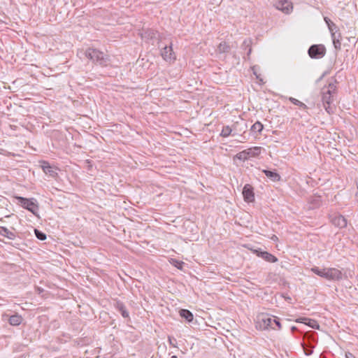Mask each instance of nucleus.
I'll use <instances>...</instances> for the list:
<instances>
[{"label": "nucleus", "mask_w": 358, "mask_h": 358, "mask_svg": "<svg viewBox=\"0 0 358 358\" xmlns=\"http://www.w3.org/2000/svg\"><path fill=\"white\" fill-rule=\"evenodd\" d=\"M16 199L22 207L31 212L34 215H38L39 206L35 199H27L22 196H17Z\"/></svg>", "instance_id": "nucleus-4"}, {"label": "nucleus", "mask_w": 358, "mask_h": 358, "mask_svg": "<svg viewBox=\"0 0 358 358\" xmlns=\"http://www.w3.org/2000/svg\"><path fill=\"white\" fill-rule=\"evenodd\" d=\"M157 35V32L152 29L145 30L141 34V38L147 41L156 38Z\"/></svg>", "instance_id": "nucleus-18"}, {"label": "nucleus", "mask_w": 358, "mask_h": 358, "mask_svg": "<svg viewBox=\"0 0 358 358\" xmlns=\"http://www.w3.org/2000/svg\"><path fill=\"white\" fill-rule=\"evenodd\" d=\"M260 328L264 329H275L274 325L278 327L280 329L281 328L280 322L278 320H276L275 317H270L268 315L262 314L258 317Z\"/></svg>", "instance_id": "nucleus-3"}, {"label": "nucleus", "mask_w": 358, "mask_h": 358, "mask_svg": "<svg viewBox=\"0 0 358 358\" xmlns=\"http://www.w3.org/2000/svg\"><path fill=\"white\" fill-rule=\"evenodd\" d=\"M171 358H178V357L176 355H173Z\"/></svg>", "instance_id": "nucleus-39"}, {"label": "nucleus", "mask_w": 358, "mask_h": 358, "mask_svg": "<svg viewBox=\"0 0 358 358\" xmlns=\"http://www.w3.org/2000/svg\"><path fill=\"white\" fill-rule=\"evenodd\" d=\"M85 57L93 63L99 65H106L108 62V57L103 52L96 49L88 48L85 52Z\"/></svg>", "instance_id": "nucleus-2"}, {"label": "nucleus", "mask_w": 358, "mask_h": 358, "mask_svg": "<svg viewBox=\"0 0 358 358\" xmlns=\"http://www.w3.org/2000/svg\"><path fill=\"white\" fill-rule=\"evenodd\" d=\"M180 315L185 318L187 322H192L193 320L194 316L192 312L187 309H181L180 310Z\"/></svg>", "instance_id": "nucleus-20"}, {"label": "nucleus", "mask_w": 358, "mask_h": 358, "mask_svg": "<svg viewBox=\"0 0 358 358\" xmlns=\"http://www.w3.org/2000/svg\"><path fill=\"white\" fill-rule=\"evenodd\" d=\"M0 236H4L11 241L15 240L17 236L15 231H10L8 228L1 226H0Z\"/></svg>", "instance_id": "nucleus-15"}, {"label": "nucleus", "mask_w": 358, "mask_h": 358, "mask_svg": "<svg viewBox=\"0 0 358 358\" xmlns=\"http://www.w3.org/2000/svg\"><path fill=\"white\" fill-rule=\"evenodd\" d=\"M22 317L18 314L11 315L8 318V322L12 326H19L22 323Z\"/></svg>", "instance_id": "nucleus-17"}, {"label": "nucleus", "mask_w": 358, "mask_h": 358, "mask_svg": "<svg viewBox=\"0 0 358 358\" xmlns=\"http://www.w3.org/2000/svg\"><path fill=\"white\" fill-rule=\"evenodd\" d=\"M263 128V124L260 122L257 121L251 127V131L259 134L262 131Z\"/></svg>", "instance_id": "nucleus-23"}, {"label": "nucleus", "mask_w": 358, "mask_h": 358, "mask_svg": "<svg viewBox=\"0 0 358 358\" xmlns=\"http://www.w3.org/2000/svg\"><path fill=\"white\" fill-rule=\"evenodd\" d=\"M341 271L336 268H327L326 273V279L329 280H339L342 279Z\"/></svg>", "instance_id": "nucleus-9"}, {"label": "nucleus", "mask_w": 358, "mask_h": 358, "mask_svg": "<svg viewBox=\"0 0 358 358\" xmlns=\"http://www.w3.org/2000/svg\"><path fill=\"white\" fill-rule=\"evenodd\" d=\"M336 92V85L334 83H330L327 87L322 89V101L325 110L331 114L333 113V108L331 107V103L334 101V95Z\"/></svg>", "instance_id": "nucleus-1"}, {"label": "nucleus", "mask_w": 358, "mask_h": 358, "mask_svg": "<svg viewBox=\"0 0 358 358\" xmlns=\"http://www.w3.org/2000/svg\"><path fill=\"white\" fill-rule=\"evenodd\" d=\"M308 320V318H306V317H300V318L296 319V322L306 324Z\"/></svg>", "instance_id": "nucleus-30"}, {"label": "nucleus", "mask_w": 358, "mask_h": 358, "mask_svg": "<svg viewBox=\"0 0 358 358\" xmlns=\"http://www.w3.org/2000/svg\"><path fill=\"white\" fill-rule=\"evenodd\" d=\"M336 38H340V34L338 36H336Z\"/></svg>", "instance_id": "nucleus-40"}, {"label": "nucleus", "mask_w": 358, "mask_h": 358, "mask_svg": "<svg viewBox=\"0 0 358 358\" xmlns=\"http://www.w3.org/2000/svg\"><path fill=\"white\" fill-rule=\"evenodd\" d=\"M275 7L286 14L289 13L293 9L292 3L288 0H278Z\"/></svg>", "instance_id": "nucleus-8"}, {"label": "nucleus", "mask_w": 358, "mask_h": 358, "mask_svg": "<svg viewBox=\"0 0 358 358\" xmlns=\"http://www.w3.org/2000/svg\"><path fill=\"white\" fill-rule=\"evenodd\" d=\"M251 51H252V49H251V48H249V50H248V56H249V55H250V54L251 53Z\"/></svg>", "instance_id": "nucleus-36"}, {"label": "nucleus", "mask_w": 358, "mask_h": 358, "mask_svg": "<svg viewBox=\"0 0 358 358\" xmlns=\"http://www.w3.org/2000/svg\"><path fill=\"white\" fill-rule=\"evenodd\" d=\"M332 224L338 227V228H344L347 226V220L346 219L341 215H336L331 218Z\"/></svg>", "instance_id": "nucleus-12"}, {"label": "nucleus", "mask_w": 358, "mask_h": 358, "mask_svg": "<svg viewBox=\"0 0 358 358\" xmlns=\"http://www.w3.org/2000/svg\"><path fill=\"white\" fill-rule=\"evenodd\" d=\"M235 158L243 162L249 159L246 150L237 153L235 156Z\"/></svg>", "instance_id": "nucleus-24"}, {"label": "nucleus", "mask_w": 358, "mask_h": 358, "mask_svg": "<svg viewBox=\"0 0 358 358\" xmlns=\"http://www.w3.org/2000/svg\"><path fill=\"white\" fill-rule=\"evenodd\" d=\"M172 338H171L170 336H169V344L173 345V347H176V345L173 343L172 341Z\"/></svg>", "instance_id": "nucleus-33"}, {"label": "nucleus", "mask_w": 358, "mask_h": 358, "mask_svg": "<svg viewBox=\"0 0 358 358\" xmlns=\"http://www.w3.org/2000/svg\"><path fill=\"white\" fill-rule=\"evenodd\" d=\"M34 233L36 236V238L41 241H44L46 239V234L43 232L39 231L38 229H35Z\"/></svg>", "instance_id": "nucleus-28"}, {"label": "nucleus", "mask_w": 358, "mask_h": 358, "mask_svg": "<svg viewBox=\"0 0 358 358\" xmlns=\"http://www.w3.org/2000/svg\"><path fill=\"white\" fill-rule=\"evenodd\" d=\"M247 124L245 123L239 124L238 122H236L234 124L232 127H230L229 126L223 127L220 136L224 138L229 136L231 134L232 136H235L236 134L235 131L239 130V131H243L245 132Z\"/></svg>", "instance_id": "nucleus-5"}, {"label": "nucleus", "mask_w": 358, "mask_h": 358, "mask_svg": "<svg viewBox=\"0 0 358 358\" xmlns=\"http://www.w3.org/2000/svg\"><path fill=\"white\" fill-rule=\"evenodd\" d=\"M230 50V46L226 42H222L217 47V53L221 55L222 53L228 52Z\"/></svg>", "instance_id": "nucleus-21"}, {"label": "nucleus", "mask_w": 358, "mask_h": 358, "mask_svg": "<svg viewBox=\"0 0 358 358\" xmlns=\"http://www.w3.org/2000/svg\"><path fill=\"white\" fill-rule=\"evenodd\" d=\"M41 168L45 174H48L50 176L55 178L57 176L56 169L50 166V164L45 161L41 162Z\"/></svg>", "instance_id": "nucleus-13"}, {"label": "nucleus", "mask_w": 358, "mask_h": 358, "mask_svg": "<svg viewBox=\"0 0 358 358\" xmlns=\"http://www.w3.org/2000/svg\"><path fill=\"white\" fill-rule=\"evenodd\" d=\"M243 45L245 47H249L250 45V40H245L243 41Z\"/></svg>", "instance_id": "nucleus-32"}, {"label": "nucleus", "mask_w": 358, "mask_h": 358, "mask_svg": "<svg viewBox=\"0 0 358 358\" xmlns=\"http://www.w3.org/2000/svg\"><path fill=\"white\" fill-rule=\"evenodd\" d=\"M161 55L165 61L173 62L176 60V55L172 48V43L169 45H166L161 50Z\"/></svg>", "instance_id": "nucleus-7"}, {"label": "nucleus", "mask_w": 358, "mask_h": 358, "mask_svg": "<svg viewBox=\"0 0 358 358\" xmlns=\"http://www.w3.org/2000/svg\"><path fill=\"white\" fill-rule=\"evenodd\" d=\"M311 352H306V355H310V354H311Z\"/></svg>", "instance_id": "nucleus-38"}, {"label": "nucleus", "mask_w": 358, "mask_h": 358, "mask_svg": "<svg viewBox=\"0 0 358 358\" xmlns=\"http://www.w3.org/2000/svg\"><path fill=\"white\" fill-rule=\"evenodd\" d=\"M114 307L118 310L124 318H129V313L127 310L125 305L120 301H115Z\"/></svg>", "instance_id": "nucleus-14"}, {"label": "nucleus", "mask_w": 358, "mask_h": 358, "mask_svg": "<svg viewBox=\"0 0 358 358\" xmlns=\"http://www.w3.org/2000/svg\"><path fill=\"white\" fill-rule=\"evenodd\" d=\"M262 172L272 181L277 182L280 180V176L275 171L266 169L262 170Z\"/></svg>", "instance_id": "nucleus-16"}, {"label": "nucleus", "mask_w": 358, "mask_h": 358, "mask_svg": "<svg viewBox=\"0 0 358 358\" xmlns=\"http://www.w3.org/2000/svg\"><path fill=\"white\" fill-rule=\"evenodd\" d=\"M324 20H325V22H327V25H328V26H329V24H331V21L329 18H327V17H324Z\"/></svg>", "instance_id": "nucleus-34"}, {"label": "nucleus", "mask_w": 358, "mask_h": 358, "mask_svg": "<svg viewBox=\"0 0 358 358\" xmlns=\"http://www.w3.org/2000/svg\"><path fill=\"white\" fill-rule=\"evenodd\" d=\"M311 271L316 275L326 279L327 268H320L318 267H313L311 268Z\"/></svg>", "instance_id": "nucleus-22"}, {"label": "nucleus", "mask_w": 358, "mask_h": 358, "mask_svg": "<svg viewBox=\"0 0 358 358\" xmlns=\"http://www.w3.org/2000/svg\"><path fill=\"white\" fill-rule=\"evenodd\" d=\"M296 327H292V331H296Z\"/></svg>", "instance_id": "nucleus-37"}, {"label": "nucleus", "mask_w": 358, "mask_h": 358, "mask_svg": "<svg viewBox=\"0 0 358 358\" xmlns=\"http://www.w3.org/2000/svg\"><path fill=\"white\" fill-rule=\"evenodd\" d=\"M331 37L334 48L336 49H340L341 45L340 38H336V33H332Z\"/></svg>", "instance_id": "nucleus-25"}, {"label": "nucleus", "mask_w": 358, "mask_h": 358, "mask_svg": "<svg viewBox=\"0 0 358 358\" xmlns=\"http://www.w3.org/2000/svg\"><path fill=\"white\" fill-rule=\"evenodd\" d=\"M253 252L268 262L274 263L278 262V258L268 252L262 251L260 249H258L253 250Z\"/></svg>", "instance_id": "nucleus-11"}, {"label": "nucleus", "mask_w": 358, "mask_h": 358, "mask_svg": "<svg viewBox=\"0 0 358 358\" xmlns=\"http://www.w3.org/2000/svg\"><path fill=\"white\" fill-rule=\"evenodd\" d=\"M243 196L244 200L246 202H252L255 201V194L253 192V187L249 185L246 184L243 189Z\"/></svg>", "instance_id": "nucleus-10"}, {"label": "nucleus", "mask_w": 358, "mask_h": 358, "mask_svg": "<svg viewBox=\"0 0 358 358\" xmlns=\"http://www.w3.org/2000/svg\"><path fill=\"white\" fill-rule=\"evenodd\" d=\"M328 27H329V31L332 34V33H334L333 31L336 28V26L333 22H331V24H329Z\"/></svg>", "instance_id": "nucleus-29"}, {"label": "nucleus", "mask_w": 358, "mask_h": 358, "mask_svg": "<svg viewBox=\"0 0 358 358\" xmlns=\"http://www.w3.org/2000/svg\"><path fill=\"white\" fill-rule=\"evenodd\" d=\"M308 55L312 59H321L326 54V48L324 45H312L308 50Z\"/></svg>", "instance_id": "nucleus-6"}, {"label": "nucleus", "mask_w": 358, "mask_h": 358, "mask_svg": "<svg viewBox=\"0 0 358 358\" xmlns=\"http://www.w3.org/2000/svg\"><path fill=\"white\" fill-rule=\"evenodd\" d=\"M272 238V240H273V241H276V240H278V237H277L276 236H275V235H273V236H272V238Z\"/></svg>", "instance_id": "nucleus-35"}, {"label": "nucleus", "mask_w": 358, "mask_h": 358, "mask_svg": "<svg viewBox=\"0 0 358 358\" xmlns=\"http://www.w3.org/2000/svg\"><path fill=\"white\" fill-rule=\"evenodd\" d=\"M262 148L261 147H252L248 149H246V152L248 153V157H255L259 155L261 153Z\"/></svg>", "instance_id": "nucleus-19"}, {"label": "nucleus", "mask_w": 358, "mask_h": 358, "mask_svg": "<svg viewBox=\"0 0 358 358\" xmlns=\"http://www.w3.org/2000/svg\"><path fill=\"white\" fill-rule=\"evenodd\" d=\"M289 100L294 105L299 106V107H301L303 109L307 108V106L305 103H302L301 101H299L298 99H296L295 98L291 97V98H289Z\"/></svg>", "instance_id": "nucleus-26"}, {"label": "nucleus", "mask_w": 358, "mask_h": 358, "mask_svg": "<svg viewBox=\"0 0 358 358\" xmlns=\"http://www.w3.org/2000/svg\"><path fill=\"white\" fill-rule=\"evenodd\" d=\"M306 324H308L309 327L315 329H319L320 328L319 324L315 320L308 319V322H306Z\"/></svg>", "instance_id": "nucleus-27"}, {"label": "nucleus", "mask_w": 358, "mask_h": 358, "mask_svg": "<svg viewBox=\"0 0 358 358\" xmlns=\"http://www.w3.org/2000/svg\"><path fill=\"white\" fill-rule=\"evenodd\" d=\"M345 358H356L355 355L351 352H346L345 353Z\"/></svg>", "instance_id": "nucleus-31"}]
</instances>
